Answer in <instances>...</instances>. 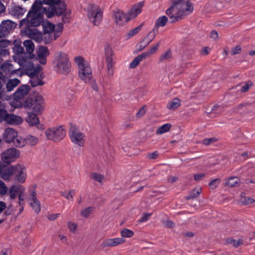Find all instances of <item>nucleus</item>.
I'll list each match as a JSON object with an SVG mask.
<instances>
[{
	"instance_id": "obj_1",
	"label": "nucleus",
	"mask_w": 255,
	"mask_h": 255,
	"mask_svg": "<svg viewBox=\"0 0 255 255\" xmlns=\"http://www.w3.org/2000/svg\"><path fill=\"white\" fill-rule=\"evenodd\" d=\"M193 6L188 0H173V5L166 10V13L169 17L171 22L177 21L191 13Z\"/></svg>"
},
{
	"instance_id": "obj_2",
	"label": "nucleus",
	"mask_w": 255,
	"mask_h": 255,
	"mask_svg": "<svg viewBox=\"0 0 255 255\" xmlns=\"http://www.w3.org/2000/svg\"><path fill=\"white\" fill-rule=\"evenodd\" d=\"M41 2L36 0L33 3L26 17L20 21L21 26L25 25L26 27L38 26L40 25L42 20V15H46L45 8L41 7Z\"/></svg>"
},
{
	"instance_id": "obj_3",
	"label": "nucleus",
	"mask_w": 255,
	"mask_h": 255,
	"mask_svg": "<svg viewBox=\"0 0 255 255\" xmlns=\"http://www.w3.org/2000/svg\"><path fill=\"white\" fill-rule=\"evenodd\" d=\"M12 48L15 55L13 56L14 61L19 64L25 70H31L33 67L30 59L27 56V54L23 52V48L21 46L19 40H15L13 42Z\"/></svg>"
},
{
	"instance_id": "obj_4",
	"label": "nucleus",
	"mask_w": 255,
	"mask_h": 255,
	"mask_svg": "<svg viewBox=\"0 0 255 255\" xmlns=\"http://www.w3.org/2000/svg\"><path fill=\"white\" fill-rule=\"evenodd\" d=\"M63 24L58 23L56 25L47 22L43 26L44 34L43 41L45 44H48L55 40L62 33Z\"/></svg>"
},
{
	"instance_id": "obj_5",
	"label": "nucleus",
	"mask_w": 255,
	"mask_h": 255,
	"mask_svg": "<svg viewBox=\"0 0 255 255\" xmlns=\"http://www.w3.org/2000/svg\"><path fill=\"white\" fill-rule=\"evenodd\" d=\"M54 69L58 73L67 75L70 72L71 65L68 55L64 52H56L53 61Z\"/></svg>"
},
{
	"instance_id": "obj_6",
	"label": "nucleus",
	"mask_w": 255,
	"mask_h": 255,
	"mask_svg": "<svg viewBox=\"0 0 255 255\" xmlns=\"http://www.w3.org/2000/svg\"><path fill=\"white\" fill-rule=\"evenodd\" d=\"M42 3L41 7L45 8L46 15L51 18L55 14L62 15L66 10V6L64 4L59 5L61 0H40Z\"/></svg>"
},
{
	"instance_id": "obj_7",
	"label": "nucleus",
	"mask_w": 255,
	"mask_h": 255,
	"mask_svg": "<svg viewBox=\"0 0 255 255\" xmlns=\"http://www.w3.org/2000/svg\"><path fill=\"white\" fill-rule=\"evenodd\" d=\"M74 61L78 67V75L80 78L85 83L90 82L92 80V71L89 62L82 56H76Z\"/></svg>"
},
{
	"instance_id": "obj_8",
	"label": "nucleus",
	"mask_w": 255,
	"mask_h": 255,
	"mask_svg": "<svg viewBox=\"0 0 255 255\" xmlns=\"http://www.w3.org/2000/svg\"><path fill=\"white\" fill-rule=\"evenodd\" d=\"M23 107L31 108L35 113L41 114L44 110V99L41 95H36L33 98L25 99Z\"/></svg>"
},
{
	"instance_id": "obj_9",
	"label": "nucleus",
	"mask_w": 255,
	"mask_h": 255,
	"mask_svg": "<svg viewBox=\"0 0 255 255\" xmlns=\"http://www.w3.org/2000/svg\"><path fill=\"white\" fill-rule=\"evenodd\" d=\"M30 90V86L27 84L23 85L18 87L13 94V101L11 105L14 108H21L24 106V102L20 100L23 99Z\"/></svg>"
},
{
	"instance_id": "obj_10",
	"label": "nucleus",
	"mask_w": 255,
	"mask_h": 255,
	"mask_svg": "<svg viewBox=\"0 0 255 255\" xmlns=\"http://www.w3.org/2000/svg\"><path fill=\"white\" fill-rule=\"evenodd\" d=\"M86 10L90 21L95 25H99L103 18V13L100 7L94 4H88Z\"/></svg>"
},
{
	"instance_id": "obj_11",
	"label": "nucleus",
	"mask_w": 255,
	"mask_h": 255,
	"mask_svg": "<svg viewBox=\"0 0 255 255\" xmlns=\"http://www.w3.org/2000/svg\"><path fill=\"white\" fill-rule=\"evenodd\" d=\"M66 130L63 126H57L49 128L45 130L47 138L55 142L62 140L66 135Z\"/></svg>"
},
{
	"instance_id": "obj_12",
	"label": "nucleus",
	"mask_w": 255,
	"mask_h": 255,
	"mask_svg": "<svg viewBox=\"0 0 255 255\" xmlns=\"http://www.w3.org/2000/svg\"><path fill=\"white\" fill-rule=\"evenodd\" d=\"M2 121L10 125H18L23 122V119L19 116L8 114L6 110L0 109V122Z\"/></svg>"
},
{
	"instance_id": "obj_13",
	"label": "nucleus",
	"mask_w": 255,
	"mask_h": 255,
	"mask_svg": "<svg viewBox=\"0 0 255 255\" xmlns=\"http://www.w3.org/2000/svg\"><path fill=\"white\" fill-rule=\"evenodd\" d=\"M20 156V151L14 148H10L4 151L1 155L2 161L6 163H10L17 158Z\"/></svg>"
},
{
	"instance_id": "obj_14",
	"label": "nucleus",
	"mask_w": 255,
	"mask_h": 255,
	"mask_svg": "<svg viewBox=\"0 0 255 255\" xmlns=\"http://www.w3.org/2000/svg\"><path fill=\"white\" fill-rule=\"evenodd\" d=\"M3 140L7 143H12L15 146V141L21 136L18 135L16 130L11 128H6L2 134Z\"/></svg>"
},
{
	"instance_id": "obj_15",
	"label": "nucleus",
	"mask_w": 255,
	"mask_h": 255,
	"mask_svg": "<svg viewBox=\"0 0 255 255\" xmlns=\"http://www.w3.org/2000/svg\"><path fill=\"white\" fill-rule=\"evenodd\" d=\"M18 138L15 141V146L16 147H22L26 144L30 145H35L38 142V138L32 135H27L25 138L18 137Z\"/></svg>"
},
{
	"instance_id": "obj_16",
	"label": "nucleus",
	"mask_w": 255,
	"mask_h": 255,
	"mask_svg": "<svg viewBox=\"0 0 255 255\" xmlns=\"http://www.w3.org/2000/svg\"><path fill=\"white\" fill-rule=\"evenodd\" d=\"M40 70V67H38L29 74L30 78L29 82L32 87H35L37 86H42L44 84V82L42 81L43 77L42 75L39 73Z\"/></svg>"
},
{
	"instance_id": "obj_17",
	"label": "nucleus",
	"mask_w": 255,
	"mask_h": 255,
	"mask_svg": "<svg viewBox=\"0 0 255 255\" xmlns=\"http://www.w3.org/2000/svg\"><path fill=\"white\" fill-rule=\"evenodd\" d=\"M13 175L19 182L24 183L27 176L25 166L18 164L13 166Z\"/></svg>"
},
{
	"instance_id": "obj_18",
	"label": "nucleus",
	"mask_w": 255,
	"mask_h": 255,
	"mask_svg": "<svg viewBox=\"0 0 255 255\" xmlns=\"http://www.w3.org/2000/svg\"><path fill=\"white\" fill-rule=\"evenodd\" d=\"M71 141L79 146H83L85 142V135L79 130L72 129L70 133Z\"/></svg>"
},
{
	"instance_id": "obj_19",
	"label": "nucleus",
	"mask_w": 255,
	"mask_h": 255,
	"mask_svg": "<svg viewBox=\"0 0 255 255\" xmlns=\"http://www.w3.org/2000/svg\"><path fill=\"white\" fill-rule=\"evenodd\" d=\"M13 174V166H9L0 162V176L3 180H9Z\"/></svg>"
},
{
	"instance_id": "obj_20",
	"label": "nucleus",
	"mask_w": 255,
	"mask_h": 255,
	"mask_svg": "<svg viewBox=\"0 0 255 255\" xmlns=\"http://www.w3.org/2000/svg\"><path fill=\"white\" fill-rule=\"evenodd\" d=\"M114 20L117 25L123 26L129 19L127 14H125L123 11L118 10L114 13Z\"/></svg>"
},
{
	"instance_id": "obj_21",
	"label": "nucleus",
	"mask_w": 255,
	"mask_h": 255,
	"mask_svg": "<svg viewBox=\"0 0 255 255\" xmlns=\"http://www.w3.org/2000/svg\"><path fill=\"white\" fill-rule=\"evenodd\" d=\"M105 56L106 62L107 63V68L108 69L109 73L111 75H113V71L112 67L113 66V58L114 53L112 48L110 46H107L105 48Z\"/></svg>"
},
{
	"instance_id": "obj_22",
	"label": "nucleus",
	"mask_w": 255,
	"mask_h": 255,
	"mask_svg": "<svg viewBox=\"0 0 255 255\" xmlns=\"http://www.w3.org/2000/svg\"><path fill=\"white\" fill-rule=\"evenodd\" d=\"M143 5V2L141 1L133 5L127 13L128 19H133L140 13Z\"/></svg>"
},
{
	"instance_id": "obj_23",
	"label": "nucleus",
	"mask_w": 255,
	"mask_h": 255,
	"mask_svg": "<svg viewBox=\"0 0 255 255\" xmlns=\"http://www.w3.org/2000/svg\"><path fill=\"white\" fill-rule=\"evenodd\" d=\"M125 242L123 238H116L113 239H108L103 241L101 244V247L103 248L106 247H115L122 244Z\"/></svg>"
},
{
	"instance_id": "obj_24",
	"label": "nucleus",
	"mask_w": 255,
	"mask_h": 255,
	"mask_svg": "<svg viewBox=\"0 0 255 255\" xmlns=\"http://www.w3.org/2000/svg\"><path fill=\"white\" fill-rule=\"evenodd\" d=\"M26 11V9L21 6L14 5L9 9V13L10 15L19 18L25 13Z\"/></svg>"
},
{
	"instance_id": "obj_25",
	"label": "nucleus",
	"mask_w": 255,
	"mask_h": 255,
	"mask_svg": "<svg viewBox=\"0 0 255 255\" xmlns=\"http://www.w3.org/2000/svg\"><path fill=\"white\" fill-rule=\"evenodd\" d=\"M24 189L21 185H13L9 188V194L11 199H14L17 195L22 193Z\"/></svg>"
},
{
	"instance_id": "obj_26",
	"label": "nucleus",
	"mask_w": 255,
	"mask_h": 255,
	"mask_svg": "<svg viewBox=\"0 0 255 255\" xmlns=\"http://www.w3.org/2000/svg\"><path fill=\"white\" fill-rule=\"evenodd\" d=\"M15 26V23L10 20H4L0 25V30L7 33Z\"/></svg>"
},
{
	"instance_id": "obj_27",
	"label": "nucleus",
	"mask_w": 255,
	"mask_h": 255,
	"mask_svg": "<svg viewBox=\"0 0 255 255\" xmlns=\"http://www.w3.org/2000/svg\"><path fill=\"white\" fill-rule=\"evenodd\" d=\"M30 200V204L32 208L36 213H39L41 210L40 204L36 197V193L34 192H33L31 194Z\"/></svg>"
},
{
	"instance_id": "obj_28",
	"label": "nucleus",
	"mask_w": 255,
	"mask_h": 255,
	"mask_svg": "<svg viewBox=\"0 0 255 255\" xmlns=\"http://www.w3.org/2000/svg\"><path fill=\"white\" fill-rule=\"evenodd\" d=\"M158 32V30H156L154 28L151 30L148 34L144 38L142 42L144 43L145 45L143 48H145L147 46H148L151 41H152Z\"/></svg>"
},
{
	"instance_id": "obj_29",
	"label": "nucleus",
	"mask_w": 255,
	"mask_h": 255,
	"mask_svg": "<svg viewBox=\"0 0 255 255\" xmlns=\"http://www.w3.org/2000/svg\"><path fill=\"white\" fill-rule=\"evenodd\" d=\"M222 4L220 2L208 3L205 6L207 12H217L222 7Z\"/></svg>"
},
{
	"instance_id": "obj_30",
	"label": "nucleus",
	"mask_w": 255,
	"mask_h": 255,
	"mask_svg": "<svg viewBox=\"0 0 255 255\" xmlns=\"http://www.w3.org/2000/svg\"><path fill=\"white\" fill-rule=\"evenodd\" d=\"M26 121L31 126L37 124L39 122L38 118L37 115L32 112L27 113V117L26 118Z\"/></svg>"
},
{
	"instance_id": "obj_31",
	"label": "nucleus",
	"mask_w": 255,
	"mask_h": 255,
	"mask_svg": "<svg viewBox=\"0 0 255 255\" xmlns=\"http://www.w3.org/2000/svg\"><path fill=\"white\" fill-rule=\"evenodd\" d=\"M240 183V179L237 177L234 176L228 178L226 181L225 185L226 186L233 187L239 186Z\"/></svg>"
},
{
	"instance_id": "obj_32",
	"label": "nucleus",
	"mask_w": 255,
	"mask_h": 255,
	"mask_svg": "<svg viewBox=\"0 0 255 255\" xmlns=\"http://www.w3.org/2000/svg\"><path fill=\"white\" fill-rule=\"evenodd\" d=\"M20 83V80L17 78L10 79L6 85V88L7 92H11Z\"/></svg>"
},
{
	"instance_id": "obj_33",
	"label": "nucleus",
	"mask_w": 255,
	"mask_h": 255,
	"mask_svg": "<svg viewBox=\"0 0 255 255\" xmlns=\"http://www.w3.org/2000/svg\"><path fill=\"white\" fill-rule=\"evenodd\" d=\"M9 41L6 40L0 41V55L6 56L9 54V52L6 47L8 45Z\"/></svg>"
},
{
	"instance_id": "obj_34",
	"label": "nucleus",
	"mask_w": 255,
	"mask_h": 255,
	"mask_svg": "<svg viewBox=\"0 0 255 255\" xmlns=\"http://www.w3.org/2000/svg\"><path fill=\"white\" fill-rule=\"evenodd\" d=\"M167 20L168 18L166 16L159 17L156 21L153 28L156 30H158V28L159 27H163L166 25Z\"/></svg>"
},
{
	"instance_id": "obj_35",
	"label": "nucleus",
	"mask_w": 255,
	"mask_h": 255,
	"mask_svg": "<svg viewBox=\"0 0 255 255\" xmlns=\"http://www.w3.org/2000/svg\"><path fill=\"white\" fill-rule=\"evenodd\" d=\"M146 57L144 55V54L142 53L141 54L136 56L130 63V67L131 68H135L140 63V61H142L143 59H146Z\"/></svg>"
},
{
	"instance_id": "obj_36",
	"label": "nucleus",
	"mask_w": 255,
	"mask_h": 255,
	"mask_svg": "<svg viewBox=\"0 0 255 255\" xmlns=\"http://www.w3.org/2000/svg\"><path fill=\"white\" fill-rule=\"evenodd\" d=\"M181 101L178 98H174L167 105L169 110H175L180 106Z\"/></svg>"
},
{
	"instance_id": "obj_37",
	"label": "nucleus",
	"mask_w": 255,
	"mask_h": 255,
	"mask_svg": "<svg viewBox=\"0 0 255 255\" xmlns=\"http://www.w3.org/2000/svg\"><path fill=\"white\" fill-rule=\"evenodd\" d=\"M201 188L197 187L193 189L189 193L188 196L186 197V199L190 200L197 197L201 192Z\"/></svg>"
},
{
	"instance_id": "obj_38",
	"label": "nucleus",
	"mask_w": 255,
	"mask_h": 255,
	"mask_svg": "<svg viewBox=\"0 0 255 255\" xmlns=\"http://www.w3.org/2000/svg\"><path fill=\"white\" fill-rule=\"evenodd\" d=\"M159 46L160 42H158L157 43H156L154 45L151 46L150 48L147 51L143 52V53L144 54L146 58L148 57L150 55L154 54V53H156V52L159 49Z\"/></svg>"
},
{
	"instance_id": "obj_39",
	"label": "nucleus",
	"mask_w": 255,
	"mask_h": 255,
	"mask_svg": "<svg viewBox=\"0 0 255 255\" xmlns=\"http://www.w3.org/2000/svg\"><path fill=\"white\" fill-rule=\"evenodd\" d=\"M26 51L28 54L32 53L34 49V45L31 40H26L23 42Z\"/></svg>"
},
{
	"instance_id": "obj_40",
	"label": "nucleus",
	"mask_w": 255,
	"mask_h": 255,
	"mask_svg": "<svg viewBox=\"0 0 255 255\" xmlns=\"http://www.w3.org/2000/svg\"><path fill=\"white\" fill-rule=\"evenodd\" d=\"M171 128V125L170 124H165L159 127L156 130V133L157 134H161L164 133H165L168 131L170 128Z\"/></svg>"
},
{
	"instance_id": "obj_41",
	"label": "nucleus",
	"mask_w": 255,
	"mask_h": 255,
	"mask_svg": "<svg viewBox=\"0 0 255 255\" xmlns=\"http://www.w3.org/2000/svg\"><path fill=\"white\" fill-rule=\"evenodd\" d=\"M90 177L91 179L100 183H103L105 177L104 175L101 174L97 173V172H93L91 173L90 175Z\"/></svg>"
},
{
	"instance_id": "obj_42",
	"label": "nucleus",
	"mask_w": 255,
	"mask_h": 255,
	"mask_svg": "<svg viewBox=\"0 0 255 255\" xmlns=\"http://www.w3.org/2000/svg\"><path fill=\"white\" fill-rule=\"evenodd\" d=\"M49 55V52L46 47L40 46L37 52L38 57H47Z\"/></svg>"
},
{
	"instance_id": "obj_43",
	"label": "nucleus",
	"mask_w": 255,
	"mask_h": 255,
	"mask_svg": "<svg viewBox=\"0 0 255 255\" xmlns=\"http://www.w3.org/2000/svg\"><path fill=\"white\" fill-rule=\"evenodd\" d=\"M12 67V65L11 64L5 63L1 66V69L5 72L8 71L9 72H11V73H15L18 69L14 70Z\"/></svg>"
},
{
	"instance_id": "obj_44",
	"label": "nucleus",
	"mask_w": 255,
	"mask_h": 255,
	"mask_svg": "<svg viewBox=\"0 0 255 255\" xmlns=\"http://www.w3.org/2000/svg\"><path fill=\"white\" fill-rule=\"evenodd\" d=\"M75 195V190H71L70 191H66L62 193V195L66 199L72 200L73 198V196Z\"/></svg>"
},
{
	"instance_id": "obj_45",
	"label": "nucleus",
	"mask_w": 255,
	"mask_h": 255,
	"mask_svg": "<svg viewBox=\"0 0 255 255\" xmlns=\"http://www.w3.org/2000/svg\"><path fill=\"white\" fill-rule=\"evenodd\" d=\"M141 27V25H139L129 31L127 34V38H130L138 33L140 31Z\"/></svg>"
},
{
	"instance_id": "obj_46",
	"label": "nucleus",
	"mask_w": 255,
	"mask_h": 255,
	"mask_svg": "<svg viewBox=\"0 0 255 255\" xmlns=\"http://www.w3.org/2000/svg\"><path fill=\"white\" fill-rule=\"evenodd\" d=\"M94 210V208L92 207L86 208L81 211V215L85 218L88 217Z\"/></svg>"
},
{
	"instance_id": "obj_47",
	"label": "nucleus",
	"mask_w": 255,
	"mask_h": 255,
	"mask_svg": "<svg viewBox=\"0 0 255 255\" xmlns=\"http://www.w3.org/2000/svg\"><path fill=\"white\" fill-rule=\"evenodd\" d=\"M121 234L122 237L130 238L133 235L134 233L129 229H125L121 232Z\"/></svg>"
},
{
	"instance_id": "obj_48",
	"label": "nucleus",
	"mask_w": 255,
	"mask_h": 255,
	"mask_svg": "<svg viewBox=\"0 0 255 255\" xmlns=\"http://www.w3.org/2000/svg\"><path fill=\"white\" fill-rule=\"evenodd\" d=\"M8 191V188L4 183L0 180V195H5Z\"/></svg>"
},
{
	"instance_id": "obj_49",
	"label": "nucleus",
	"mask_w": 255,
	"mask_h": 255,
	"mask_svg": "<svg viewBox=\"0 0 255 255\" xmlns=\"http://www.w3.org/2000/svg\"><path fill=\"white\" fill-rule=\"evenodd\" d=\"M241 202L244 205H248L254 203L255 200L250 197H245L242 198Z\"/></svg>"
},
{
	"instance_id": "obj_50",
	"label": "nucleus",
	"mask_w": 255,
	"mask_h": 255,
	"mask_svg": "<svg viewBox=\"0 0 255 255\" xmlns=\"http://www.w3.org/2000/svg\"><path fill=\"white\" fill-rule=\"evenodd\" d=\"M221 179L220 178H216L213 180L209 184V187L211 189H214L216 188L220 183Z\"/></svg>"
},
{
	"instance_id": "obj_51",
	"label": "nucleus",
	"mask_w": 255,
	"mask_h": 255,
	"mask_svg": "<svg viewBox=\"0 0 255 255\" xmlns=\"http://www.w3.org/2000/svg\"><path fill=\"white\" fill-rule=\"evenodd\" d=\"M252 86V83L251 81H248L244 86L241 87V91L242 92H246L249 90Z\"/></svg>"
},
{
	"instance_id": "obj_52",
	"label": "nucleus",
	"mask_w": 255,
	"mask_h": 255,
	"mask_svg": "<svg viewBox=\"0 0 255 255\" xmlns=\"http://www.w3.org/2000/svg\"><path fill=\"white\" fill-rule=\"evenodd\" d=\"M171 53L170 51H167L165 53L162 54L160 56V60L161 61H163L166 59H168L171 57Z\"/></svg>"
},
{
	"instance_id": "obj_53",
	"label": "nucleus",
	"mask_w": 255,
	"mask_h": 255,
	"mask_svg": "<svg viewBox=\"0 0 255 255\" xmlns=\"http://www.w3.org/2000/svg\"><path fill=\"white\" fill-rule=\"evenodd\" d=\"M216 141H217V139L216 138L212 137V138L204 139L202 141V142L204 144H205L206 145H208L211 144V143H212Z\"/></svg>"
},
{
	"instance_id": "obj_54",
	"label": "nucleus",
	"mask_w": 255,
	"mask_h": 255,
	"mask_svg": "<svg viewBox=\"0 0 255 255\" xmlns=\"http://www.w3.org/2000/svg\"><path fill=\"white\" fill-rule=\"evenodd\" d=\"M229 243L232 245L234 247H238L243 244V241L242 240L236 241L235 240L231 239Z\"/></svg>"
},
{
	"instance_id": "obj_55",
	"label": "nucleus",
	"mask_w": 255,
	"mask_h": 255,
	"mask_svg": "<svg viewBox=\"0 0 255 255\" xmlns=\"http://www.w3.org/2000/svg\"><path fill=\"white\" fill-rule=\"evenodd\" d=\"M68 227L70 231L72 232H75L77 229V225L72 222H69L68 223Z\"/></svg>"
},
{
	"instance_id": "obj_56",
	"label": "nucleus",
	"mask_w": 255,
	"mask_h": 255,
	"mask_svg": "<svg viewBox=\"0 0 255 255\" xmlns=\"http://www.w3.org/2000/svg\"><path fill=\"white\" fill-rule=\"evenodd\" d=\"M151 215V214L144 213L139 220V222L142 223L147 221Z\"/></svg>"
},
{
	"instance_id": "obj_57",
	"label": "nucleus",
	"mask_w": 255,
	"mask_h": 255,
	"mask_svg": "<svg viewBox=\"0 0 255 255\" xmlns=\"http://www.w3.org/2000/svg\"><path fill=\"white\" fill-rule=\"evenodd\" d=\"M164 226L167 228H173L175 226V223L171 221L166 220L163 223Z\"/></svg>"
},
{
	"instance_id": "obj_58",
	"label": "nucleus",
	"mask_w": 255,
	"mask_h": 255,
	"mask_svg": "<svg viewBox=\"0 0 255 255\" xmlns=\"http://www.w3.org/2000/svg\"><path fill=\"white\" fill-rule=\"evenodd\" d=\"M87 83H89L91 85V87H92L93 89L96 92L98 91V87L97 84L95 83V81L94 80L93 78H92V80L90 82H87Z\"/></svg>"
},
{
	"instance_id": "obj_59",
	"label": "nucleus",
	"mask_w": 255,
	"mask_h": 255,
	"mask_svg": "<svg viewBox=\"0 0 255 255\" xmlns=\"http://www.w3.org/2000/svg\"><path fill=\"white\" fill-rule=\"evenodd\" d=\"M158 156V153L157 151H154L152 153H149L147 154V157L151 159H156Z\"/></svg>"
},
{
	"instance_id": "obj_60",
	"label": "nucleus",
	"mask_w": 255,
	"mask_h": 255,
	"mask_svg": "<svg viewBox=\"0 0 255 255\" xmlns=\"http://www.w3.org/2000/svg\"><path fill=\"white\" fill-rule=\"evenodd\" d=\"M241 47L240 46H237L235 48L232 49V55H235L241 53Z\"/></svg>"
},
{
	"instance_id": "obj_61",
	"label": "nucleus",
	"mask_w": 255,
	"mask_h": 255,
	"mask_svg": "<svg viewBox=\"0 0 255 255\" xmlns=\"http://www.w3.org/2000/svg\"><path fill=\"white\" fill-rule=\"evenodd\" d=\"M205 177V174L204 173L197 174L194 175V179L196 181H199L202 180Z\"/></svg>"
},
{
	"instance_id": "obj_62",
	"label": "nucleus",
	"mask_w": 255,
	"mask_h": 255,
	"mask_svg": "<svg viewBox=\"0 0 255 255\" xmlns=\"http://www.w3.org/2000/svg\"><path fill=\"white\" fill-rule=\"evenodd\" d=\"M146 110L144 108H141L139 111L136 113V116L140 118L143 116L145 113Z\"/></svg>"
},
{
	"instance_id": "obj_63",
	"label": "nucleus",
	"mask_w": 255,
	"mask_h": 255,
	"mask_svg": "<svg viewBox=\"0 0 255 255\" xmlns=\"http://www.w3.org/2000/svg\"><path fill=\"white\" fill-rule=\"evenodd\" d=\"M59 214H51L47 216V218L49 220L53 221L59 216Z\"/></svg>"
},
{
	"instance_id": "obj_64",
	"label": "nucleus",
	"mask_w": 255,
	"mask_h": 255,
	"mask_svg": "<svg viewBox=\"0 0 255 255\" xmlns=\"http://www.w3.org/2000/svg\"><path fill=\"white\" fill-rule=\"evenodd\" d=\"M211 37L214 39H217L218 38V34L215 31H212L210 33Z\"/></svg>"
}]
</instances>
